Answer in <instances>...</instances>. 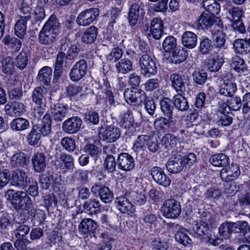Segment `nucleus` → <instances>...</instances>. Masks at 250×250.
<instances>
[{
    "label": "nucleus",
    "instance_id": "obj_30",
    "mask_svg": "<svg viewBox=\"0 0 250 250\" xmlns=\"http://www.w3.org/2000/svg\"><path fill=\"white\" fill-rule=\"evenodd\" d=\"M150 32L155 40L160 39L164 34L163 21L158 18H153L150 22Z\"/></svg>",
    "mask_w": 250,
    "mask_h": 250
},
{
    "label": "nucleus",
    "instance_id": "obj_44",
    "mask_svg": "<svg viewBox=\"0 0 250 250\" xmlns=\"http://www.w3.org/2000/svg\"><path fill=\"white\" fill-rule=\"evenodd\" d=\"M188 56V53L184 48H176L170 57L172 63L178 64L184 61Z\"/></svg>",
    "mask_w": 250,
    "mask_h": 250
},
{
    "label": "nucleus",
    "instance_id": "obj_51",
    "mask_svg": "<svg viewBox=\"0 0 250 250\" xmlns=\"http://www.w3.org/2000/svg\"><path fill=\"white\" fill-rule=\"evenodd\" d=\"M150 136L142 135H139L133 146V149L135 152H139L141 149H143L144 147L147 146V143L149 142Z\"/></svg>",
    "mask_w": 250,
    "mask_h": 250
},
{
    "label": "nucleus",
    "instance_id": "obj_61",
    "mask_svg": "<svg viewBox=\"0 0 250 250\" xmlns=\"http://www.w3.org/2000/svg\"><path fill=\"white\" fill-rule=\"evenodd\" d=\"M231 66L236 71L244 73L247 70V66L244 60L239 57H233L231 60Z\"/></svg>",
    "mask_w": 250,
    "mask_h": 250
},
{
    "label": "nucleus",
    "instance_id": "obj_10",
    "mask_svg": "<svg viewBox=\"0 0 250 250\" xmlns=\"http://www.w3.org/2000/svg\"><path fill=\"white\" fill-rule=\"evenodd\" d=\"M149 173L153 181L158 185L167 188L170 185V179L161 167L158 166L152 167Z\"/></svg>",
    "mask_w": 250,
    "mask_h": 250
},
{
    "label": "nucleus",
    "instance_id": "obj_25",
    "mask_svg": "<svg viewBox=\"0 0 250 250\" xmlns=\"http://www.w3.org/2000/svg\"><path fill=\"white\" fill-rule=\"evenodd\" d=\"M143 4L140 1L133 3L130 8L127 18L129 24L132 26H135L137 24L139 13L140 11L142 10Z\"/></svg>",
    "mask_w": 250,
    "mask_h": 250
},
{
    "label": "nucleus",
    "instance_id": "obj_13",
    "mask_svg": "<svg viewBox=\"0 0 250 250\" xmlns=\"http://www.w3.org/2000/svg\"><path fill=\"white\" fill-rule=\"evenodd\" d=\"M82 120L78 116H73L68 118L62 124V130L68 134L77 133L81 129Z\"/></svg>",
    "mask_w": 250,
    "mask_h": 250
},
{
    "label": "nucleus",
    "instance_id": "obj_36",
    "mask_svg": "<svg viewBox=\"0 0 250 250\" xmlns=\"http://www.w3.org/2000/svg\"><path fill=\"white\" fill-rule=\"evenodd\" d=\"M10 126L13 131H23L29 128L30 123L28 120L22 117H18L10 122Z\"/></svg>",
    "mask_w": 250,
    "mask_h": 250
},
{
    "label": "nucleus",
    "instance_id": "obj_3",
    "mask_svg": "<svg viewBox=\"0 0 250 250\" xmlns=\"http://www.w3.org/2000/svg\"><path fill=\"white\" fill-rule=\"evenodd\" d=\"M141 74L146 78H149L157 73V67L155 62L148 54L143 55L138 61Z\"/></svg>",
    "mask_w": 250,
    "mask_h": 250
},
{
    "label": "nucleus",
    "instance_id": "obj_38",
    "mask_svg": "<svg viewBox=\"0 0 250 250\" xmlns=\"http://www.w3.org/2000/svg\"><path fill=\"white\" fill-rule=\"evenodd\" d=\"M98 33V28L95 26L87 28L82 36V41L86 44H91L96 40Z\"/></svg>",
    "mask_w": 250,
    "mask_h": 250
},
{
    "label": "nucleus",
    "instance_id": "obj_48",
    "mask_svg": "<svg viewBox=\"0 0 250 250\" xmlns=\"http://www.w3.org/2000/svg\"><path fill=\"white\" fill-rule=\"evenodd\" d=\"M224 62L223 57L217 55L212 59L208 60L207 66L210 71L217 72L221 68Z\"/></svg>",
    "mask_w": 250,
    "mask_h": 250
},
{
    "label": "nucleus",
    "instance_id": "obj_33",
    "mask_svg": "<svg viewBox=\"0 0 250 250\" xmlns=\"http://www.w3.org/2000/svg\"><path fill=\"white\" fill-rule=\"evenodd\" d=\"M115 67L118 73L126 74L133 70V63L130 60L124 58L118 61Z\"/></svg>",
    "mask_w": 250,
    "mask_h": 250
},
{
    "label": "nucleus",
    "instance_id": "obj_23",
    "mask_svg": "<svg viewBox=\"0 0 250 250\" xmlns=\"http://www.w3.org/2000/svg\"><path fill=\"white\" fill-rule=\"evenodd\" d=\"M52 70L49 66H44L38 72L36 78V82L40 86H48L51 80Z\"/></svg>",
    "mask_w": 250,
    "mask_h": 250
},
{
    "label": "nucleus",
    "instance_id": "obj_35",
    "mask_svg": "<svg viewBox=\"0 0 250 250\" xmlns=\"http://www.w3.org/2000/svg\"><path fill=\"white\" fill-rule=\"evenodd\" d=\"M209 162L215 167H225L229 165V159L224 153H216L210 157Z\"/></svg>",
    "mask_w": 250,
    "mask_h": 250
},
{
    "label": "nucleus",
    "instance_id": "obj_6",
    "mask_svg": "<svg viewBox=\"0 0 250 250\" xmlns=\"http://www.w3.org/2000/svg\"><path fill=\"white\" fill-rule=\"evenodd\" d=\"M162 209L164 216L167 218H176L181 213L180 203L173 199L166 200L164 202Z\"/></svg>",
    "mask_w": 250,
    "mask_h": 250
},
{
    "label": "nucleus",
    "instance_id": "obj_49",
    "mask_svg": "<svg viewBox=\"0 0 250 250\" xmlns=\"http://www.w3.org/2000/svg\"><path fill=\"white\" fill-rule=\"evenodd\" d=\"M203 6L210 15H217L220 10V5L215 0H203Z\"/></svg>",
    "mask_w": 250,
    "mask_h": 250
},
{
    "label": "nucleus",
    "instance_id": "obj_59",
    "mask_svg": "<svg viewBox=\"0 0 250 250\" xmlns=\"http://www.w3.org/2000/svg\"><path fill=\"white\" fill-rule=\"evenodd\" d=\"M178 141V138L175 135L168 133L163 137L162 144L165 148L170 149L176 146Z\"/></svg>",
    "mask_w": 250,
    "mask_h": 250
},
{
    "label": "nucleus",
    "instance_id": "obj_53",
    "mask_svg": "<svg viewBox=\"0 0 250 250\" xmlns=\"http://www.w3.org/2000/svg\"><path fill=\"white\" fill-rule=\"evenodd\" d=\"M88 171L78 169L74 173V178L81 185H84L89 182Z\"/></svg>",
    "mask_w": 250,
    "mask_h": 250
},
{
    "label": "nucleus",
    "instance_id": "obj_50",
    "mask_svg": "<svg viewBox=\"0 0 250 250\" xmlns=\"http://www.w3.org/2000/svg\"><path fill=\"white\" fill-rule=\"evenodd\" d=\"M28 63V57L27 52L21 51L16 57L14 64L20 70L24 69Z\"/></svg>",
    "mask_w": 250,
    "mask_h": 250
},
{
    "label": "nucleus",
    "instance_id": "obj_31",
    "mask_svg": "<svg viewBox=\"0 0 250 250\" xmlns=\"http://www.w3.org/2000/svg\"><path fill=\"white\" fill-rule=\"evenodd\" d=\"M42 29L58 36L60 32V25L56 16L51 15Z\"/></svg>",
    "mask_w": 250,
    "mask_h": 250
},
{
    "label": "nucleus",
    "instance_id": "obj_60",
    "mask_svg": "<svg viewBox=\"0 0 250 250\" xmlns=\"http://www.w3.org/2000/svg\"><path fill=\"white\" fill-rule=\"evenodd\" d=\"M130 197L132 201L137 205H143L146 201V196L142 191H133L130 193Z\"/></svg>",
    "mask_w": 250,
    "mask_h": 250
},
{
    "label": "nucleus",
    "instance_id": "obj_2",
    "mask_svg": "<svg viewBox=\"0 0 250 250\" xmlns=\"http://www.w3.org/2000/svg\"><path fill=\"white\" fill-rule=\"evenodd\" d=\"M5 196L7 199H11V204L17 211L21 209H29L32 206V202L27 192L22 191H15L8 190Z\"/></svg>",
    "mask_w": 250,
    "mask_h": 250
},
{
    "label": "nucleus",
    "instance_id": "obj_20",
    "mask_svg": "<svg viewBox=\"0 0 250 250\" xmlns=\"http://www.w3.org/2000/svg\"><path fill=\"white\" fill-rule=\"evenodd\" d=\"M25 105L20 102H13L5 105L4 111L9 116L16 117L21 116L25 111Z\"/></svg>",
    "mask_w": 250,
    "mask_h": 250
},
{
    "label": "nucleus",
    "instance_id": "obj_56",
    "mask_svg": "<svg viewBox=\"0 0 250 250\" xmlns=\"http://www.w3.org/2000/svg\"><path fill=\"white\" fill-rule=\"evenodd\" d=\"M151 247L152 250H167L169 248V244L164 238H157L151 241Z\"/></svg>",
    "mask_w": 250,
    "mask_h": 250
},
{
    "label": "nucleus",
    "instance_id": "obj_37",
    "mask_svg": "<svg viewBox=\"0 0 250 250\" xmlns=\"http://www.w3.org/2000/svg\"><path fill=\"white\" fill-rule=\"evenodd\" d=\"M237 90V86L235 83L223 82L220 85L219 93L225 97H232Z\"/></svg>",
    "mask_w": 250,
    "mask_h": 250
},
{
    "label": "nucleus",
    "instance_id": "obj_19",
    "mask_svg": "<svg viewBox=\"0 0 250 250\" xmlns=\"http://www.w3.org/2000/svg\"><path fill=\"white\" fill-rule=\"evenodd\" d=\"M67 105L57 103L51 106L50 113L53 120L58 122H62L68 113Z\"/></svg>",
    "mask_w": 250,
    "mask_h": 250
},
{
    "label": "nucleus",
    "instance_id": "obj_57",
    "mask_svg": "<svg viewBox=\"0 0 250 250\" xmlns=\"http://www.w3.org/2000/svg\"><path fill=\"white\" fill-rule=\"evenodd\" d=\"M234 233H240L245 237L250 232V226L245 221H239L234 222Z\"/></svg>",
    "mask_w": 250,
    "mask_h": 250
},
{
    "label": "nucleus",
    "instance_id": "obj_8",
    "mask_svg": "<svg viewBox=\"0 0 250 250\" xmlns=\"http://www.w3.org/2000/svg\"><path fill=\"white\" fill-rule=\"evenodd\" d=\"M146 93L139 88H127L124 93L125 101L130 104H141L146 99Z\"/></svg>",
    "mask_w": 250,
    "mask_h": 250
},
{
    "label": "nucleus",
    "instance_id": "obj_64",
    "mask_svg": "<svg viewBox=\"0 0 250 250\" xmlns=\"http://www.w3.org/2000/svg\"><path fill=\"white\" fill-rule=\"evenodd\" d=\"M83 151L89 154L91 157L95 158L98 157V155L101 153V149L98 146L93 143L87 142L84 148Z\"/></svg>",
    "mask_w": 250,
    "mask_h": 250
},
{
    "label": "nucleus",
    "instance_id": "obj_28",
    "mask_svg": "<svg viewBox=\"0 0 250 250\" xmlns=\"http://www.w3.org/2000/svg\"><path fill=\"white\" fill-rule=\"evenodd\" d=\"M154 125L155 128L163 129L168 127L172 132H176L178 129V127L174 124V121L173 120V118L170 119L163 117H160L156 119L154 122Z\"/></svg>",
    "mask_w": 250,
    "mask_h": 250
},
{
    "label": "nucleus",
    "instance_id": "obj_43",
    "mask_svg": "<svg viewBox=\"0 0 250 250\" xmlns=\"http://www.w3.org/2000/svg\"><path fill=\"white\" fill-rule=\"evenodd\" d=\"M216 17L209 14L203 12L198 20V25L202 29H208L213 23Z\"/></svg>",
    "mask_w": 250,
    "mask_h": 250
},
{
    "label": "nucleus",
    "instance_id": "obj_15",
    "mask_svg": "<svg viewBox=\"0 0 250 250\" xmlns=\"http://www.w3.org/2000/svg\"><path fill=\"white\" fill-rule=\"evenodd\" d=\"M117 164L118 168L123 171H128L133 169L135 167L133 157L127 153H121L117 158Z\"/></svg>",
    "mask_w": 250,
    "mask_h": 250
},
{
    "label": "nucleus",
    "instance_id": "obj_29",
    "mask_svg": "<svg viewBox=\"0 0 250 250\" xmlns=\"http://www.w3.org/2000/svg\"><path fill=\"white\" fill-rule=\"evenodd\" d=\"M72 64L64 52L61 51L56 57L54 76L59 77L63 67H67Z\"/></svg>",
    "mask_w": 250,
    "mask_h": 250
},
{
    "label": "nucleus",
    "instance_id": "obj_41",
    "mask_svg": "<svg viewBox=\"0 0 250 250\" xmlns=\"http://www.w3.org/2000/svg\"><path fill=\"white\" fill-rule=\"evenodd\" d=\"M101 205L96 199L85 201L83 205V208L90 214H96L101 210Z\"/></svg>",
    "mask_w": 250,
    "mask_h": 250
},
{
    "label": "nucleus",
    "instance_id": "obj_26",
    "mask_svg": "<svg viewBox=\"0 0 250 250\" xmlns=\"http://www.w3.org/2000/svg\"><path fill=\"white\" fill-rule=\"evenodd\" d=\"M52 120L50 114L46 113L43 117L42 121L34 126L40 132V134L44 136L48 135L51 131Z\"/></svg>",
    "mask_w": 250,
    "mask_h": 250
},
{
    "label": "nucleus",
    "instance_id": "obj_4",
    "mask_svg": "<svg viewBox=\"0 0 250 250\" xmlns=\"http://www.w3.org/2000/svg\"><path fill=\"white\" fill-rule=\"evenodd\" d=\"M169 81L171 82L172 87L177 93H189V82L185 75L177 73H173L169 77Z\"/></svg>",
    "mask_w": 250,
    "mask_h": 250
},
{
    "label": "nucleus",
    "instance_id": "obj_63",
    "mask_svg": "<svg viewBox=\"0 0 250 250\" xmlns=\"http://www.w3.org/2000/svg\"><path fill=\"white\" fill-rule=\"evenodd\" d=\"M40 139V133L38 132L37 129L33 126L27 137L28 144L31 146H36L38 144Z\"/></svg>",
    "mask_w": 250,
    "mask_h": 250
},
{
    "label": "nucleus",
    "instance_id": "obj_45",
    "mask_svg": "<svg viewBox=\"0 0 250 250\" xmlns=\"http://www.w3.org/2000/svg\"><path fill=\"white\" fill-rule=\"evenodd\" d=\"M58 35L41 29L39 35L38 40L40 43L44 45L52 44L57 39Z\"/></svg>",
    "mask_w": 250,
    "mask_h": 250
},
{
    "label": "nucleus",
    "instance_id": "obj_52",
    "mask_svg": "<svg viewBox=\"0 0 250 250\" xmlns=\"http://www.w3.org/2000/svg\"><path fill=\"white\" fill-rule=\"evenodd\" d=\"M193 230L197 235L203 236L204 238L210 233L208 222L203 221L196 224L193 226Z\"/></svg>",
    "mask_w": 250,
    "mask_h": 250
},
{
    "label": "nucleus",
    "instance_id": "obj_12",
    "mask_svg": "<svg viewBox=\"0 0 250 250\" xmlns=\"http://www.w3.org/2000/svg\"><path fill=\"white\" fill-rule=\"evenodd\" d=\"M87 71V62L84 59H81L71 68L69 73L70 78L73 82H78L85 76Z\"/></svg>",
    "mask_w": 250,
    "mask_h": 250
},
{
    "label": "nucleus",
    "instance_id": "obj_34",
    "mask_svg": "<svg viewBox=\"0 0 250 250\" xmlns=\"http://www.w3.org/2000/svg\"><path fill=\"white\" fill-rule=\"evenodd\" d=\"M61 49L62 52H66L65 55L71 63L77 57L80 51V49L76 45L70 44L69 45V43L67 42H65L62 45Z\"/></svg>",
    "mask_w": 250,
    "mask_h": 250
},
{
    "label": "nucleus",
    "instance_id": "obj_46",
    "mask_svg": "<svg viewBox=\"0 0 250 250\" xmlns=\"http://www.w3.org/2000/svg\"><path fill=\"white\" fill-rule=\"evenodd\" d=\"M234 222H226L223 223L219 228V233L225 239L230 237L232 233H234Z\"/></svg>",
    "mask_w": 250,
    "mask_h": 250
},
{
    "label": "nucleus",
    "instance_id": "obj_22",
    "mask_svg": "<svg viewBox=\"0 0 250 250\" xmlns=\"http://www.w3.org/2000/svg\"><path fill=\"white\" fill-rule=\"evenodd\" d=\"M118 209L123 213L130 215L133 213L135 208L132 204L125 196H119L116 198Z\"/></svg>",
    "mask_w": 250,
    "mask_h": 250
},
{
    "label": "nucleus",
    "instance_id": "obj_40",
    "mask_svg": "<svg viewBox=\"0 0 250 250\" xmlns=\"http://www.w3.org/2000/svg\"><path fill=\"white\" fill-rule=\"evenodd\" d=\"M186 94L178 93L173 97L174 106L181 111H187L189 108L188 102L184 96Z\"/></svg>",
    "mask_w": 250,
    "mask_h": 250
},
{
    "label": "nucleus",
    "instance_id": "obj_27",
    "mask_svg": "<svg viewBox=\"0 0 250 250\" xmlns=\"http://www.w3.org/2000/svg\"><path fill=\"white\" fill-rule=\"evenodd\" d=\"M97 228V225L94 220L90 218H84L79 225V230L81 234H90L95 232Z\"/></svg>",
    "mask_w": 250,
    "mask_h": 250
},
{
    "label": "nucleus",
    "instance_id": "obj_14",
    "mask_svg": "<svg viewBox=\"0 0 250 250\" xmlns=\"http://www.w3.org/2000/svg\"><path fill=\"white\" fill-rule=\"evenodd\" d=\"M167 170L172 173L181 172L186 167V161L184 157L178 155L170 158L166 164Z\"/></svg>",
    "mask_w": 250,
    "mask_h": 250
},
{
    "label": "nucleus",
    "instance_id": "obj_7",
    "mask_svg": "<svg viewBox=\"0 0 250 250\" xmlns=\"http://www.w3.org/2000/svg\"><path fill=\"white\" fill-rule=\"evenodd\" d=\"M121 136L120 129L114 125H110L104 129L102 125L99 128V136L100 139L107 143L116 141Z\"/></svg>",
    "mask_w": 250,
    "mask_h": 250
},
{
    "label": "nucleus",
    "instance_id": "obj_21",
    "mask_svg": "<svg viewBox=\"0 0 250 250\" xmlns=\"http://www.w3.org/2000/svg\"><path fill=\"white\" fill-rule=\"evenodd\" d=\"M240 170L237 164H232L229 169L223 168L220 171V177L225 182H231L238 177Z\"/></svg>",
    "mask_w": 250,
    "mask_h": 250
},
{
    "label": "nucleus",
    "instance_id": "obj_55",
    "mask_svg": "<svg viewBox=\"0 0 250 250\" xmlns=\"http://www.w3.org/2000/svg\"><path fill=\"white\" fill-rule=\"evenodd\" d=\"M194 82L198 85H203L207 80V73L203 69L195 70L192 73Z\"/></svg>",
    "mask_w": 250,
    "mask_h": 250
},
{
    "label": "nucleus",
    "instance_id": "obj_17",
    "mask_svg": "<svg viewBox=\"0 0 250 250\" xmlns=\"http://www.w3.org/2000/svg\"><path fill=\"white\" fill-rule=\"evenodd\" d=\"M33 169L36 172H43L48 165V159L42 152H37L31 159Z\"/></svg>",
    "mask_w": 250,
    "mask_h": 250
},
{
    "label": "nucleus",
    "instance_id": "obj_9",
    "mask_svg": "<svg viewBox=\"0 0 250 250\" xmlns=\"http://www.w3.org/2000/svg\"><path fill=\"white\" fill-rule=\"evenodd\" d=\"M55 166L57 169L63 172L72 170L74 168V158L71 155L62 152L59 157L56 156Z\"/></svg>",
    "mask_w": 250,
    "mask_h": 250
},
{
    "label": "nucleus",
    "instance_id": "obj_42",
    "mask_svg": "<svg viewBox=\"0 0 250 250\" xmlns=\"http://www.w3.org/2000/svg\"><path fill=\"white\" fill-rule=\"evenodd\" d=\"M160 104L163 115L168 119L173 118L174 108L171 101L168 98H164L160 101Z\"/></svg>",
    "mask_w": 250,
    "mask_h": 250
},
{
    "label": "nucleus",
    "instance_id": "obj_5",
    "mask_svg": "<svg viewBox=\"0 0 250 250\" xmlns=\"http://www.w3.org/2000/svg\"><path fill=\"white\" fill-rule=\"evenodd\" d=\"M100 11L97 8L85 9L79 14L76 19V23L80 26H87L97 20Z\"/></svg>",
    "mask_w": 250,
    "mask_h": 250
},
{
    "label": "nucleus",
    "instance_id": "obj_24",
    "mask_svg": "<svg viewBox=\"0 0 250 250\" xmlns=\"http://www.w3.org/2000/svg\"><path fill=\"white\" fill-rule=\"evenodd\" d=\"M176 228L178 230L174 235L176 241L185 247H190L192 240L188 236V230L178 225H176Z\"/></svg>",
    "mask_w": 250,
    "mask_h": 250
},
{
    "label": "nucleus",
    "instance_id": "obj_16",
    "mask_svg": "<svg viewBox=\"0 0 250 250\" xmlns=\"http://www.w3.org/2000/svg\"><path fill=\"white\" fill-rule=\"evenodd\" d=\"M14 150H16L14 146H10L8 148V150H12L13 152L15 153L11 157L10 162L11 166L14 167H25L29 162L27 155L21 151L17 152Z\"/></svg>",
    "mask_w": 250,
    "mask_h": 250
},
{
    "label": "nucleus",
    "instance_id": "obj_58",
    "mask_svg": "<svg viewBox=\"0 0 250 250\" xmlns=\"http://www.w3.org/2000/svg\"><path fill=\"white\" fill-rule=\"evenodd\" d=\"M214 45L212 41L208 38H205L200 42L199 51L202 54H208L212 50Z\"/></svg>",
    "mask_w": 250,
    "mask_h": 250
},
{
    "label": "nucleus",
    "instance_id": "obj_54",
    "mask_svg": "<svg viewBox=\"0 0 250 250\" xmlns=\"http://www.w3.org/2000/svg\"><path fill=\"white\" fill-rule=\"evenodd\" d=\"M60 144L62 148L69 152L74 151L76 148L75 140L70 137L62 138Z\"/></svg>",
    "mask_w": 250,
    "mask_h": 250
},
{
    "label": "nucleus",
    "instance_id": "obj_62",
    "mask_svg": "<svg viewBox=\"0 0 250 250\" xmlns=\"http://www.w3.org/2000/svg\"><path fill=\"white\" fill-rule=\"evenodd\" d=\"M2 71L7 74L12 75L14 69V62L10 57L4 58L1 61Z\"/></svg>",
    "mask_w": 250,
    "mask_h": 250
},
{
    "label": "nucleus",
    "instance_id": "obj_11",
    "mask_svg": "<svg viewBox=\"0 0 250 250\" xmlns=\"http://www.w3.org/2000/svg\"><path fill=\"white\" fill-rule=\"evenodd\" d=\"M91 191L94 196L99 197L105 203L111 202L114 198L113 193L108 187L102 186L98 183L94 184L91 187Z\"/></svg>",
    "mask_w": 250,
    "mask_h": 250
},
{
    "label": "nucleus",
    "instance_id": "obj_47",
    "mask_svg": "<svg viewBox=\"0 0 250 250\" xmlns=\"http://www.w3.org/2000/svg\"><path fill=\"white\" fill-rule=\"evenodd\" d=\"M124 113L120 122L121 127L125 128H130L133 126L134 120L132 112L128 108H125Z\"/></svg>",
    "mask_w": 250,
    "mask_h": 250
},
{
    "label": "nucleus",
    "instance_id": "obj_32",
    "mask_svg": "<svg viewBox=\"0 0 250 250\" xmlns=\"http://www.w3.org/2000/svg\"><path fill=\"white\" fill-rule=\"evenodd\" d=\"M15 25V35L21 39L24 38L27 29V22L30 20L29 17H19Z\"/></svg>",
    "mask_w": 250,
    "mask_h": 250
},
{
    "label": "nucleus",
    "instance_id": "obj_39",
    "mask_svg": "<svg viewBox=\"0 0 250 250\" xmlns=\"http://www.w3.org/2000/svg\"><path fill=\"white\" fill-rule=\"evenodd\" d=\"M197 36L192 32L186 31L182 36V43L189 49L194 48L197 44Z\"/></svg>",
    "mask_w": 250,
    "mask_h": 250
},
{
    "label": "nucleus",
    "instance_id": "obj_1",
    "mask_svg": "<svg viewBox=\"0 0 250 250\" xmlns=\"http://www.w3.org/2000/svg\"><path fill=\"white\" fill-rule=\"evenodd\" d=\"M47 91L43 86L35 87L31 93L32 102L36 105L34 108L33 116L37 119H41L46 109V95Z\"/></svg>",
    "mask_w": 250,
    "mask_h": 250
},
{
    "label": "nucleus",
    "instance_id": "obj_18",
    "mask_svg": "<svg viewBox=\"0 0 250 250\" xmlns=\"http://www.w3.org/2000/svg\"><path fill=\"white\" fill-rule=\"evenodd\" d=\"M11 184L19 188L25 189L27 182V175L26 172L23 170L18 169L13 171L11 178Z\"/></svg>",
    "mask_w": 250,
    "mask_h": 250
}]
</instances>
